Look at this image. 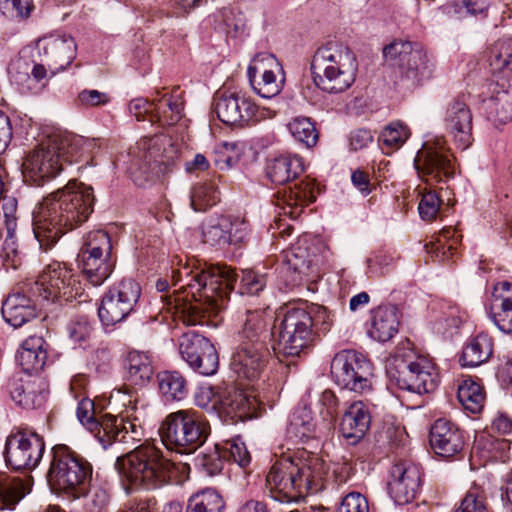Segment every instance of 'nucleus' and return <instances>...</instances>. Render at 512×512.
Masks as SVG:
<instances>
[{
	"label": "nucleus",
	"mask_w": 512,
	"mask_h": 512,
	"mask_svg": "<svg viewBox=\"0 0 512 512\" xmlns=\"http://www.w3.org/2000/svg\"><path fill=\"white\" fill-rule=\"evenodd\" d=\"M8 73L22 92L35 89L47 74L45 66H10Z\"/></svg>",
	"instance_id": "obj_47"
},
{
	"label": "nucleus",
	"mask_w": 512,
	"mask_h": 512,
	"mask_svg": "<svg viewBox=\"0 0 512 512\" xmlns=\"http://www.w3.org/2000/svg\"><path fill=\"white\" fill-rule=\"evenodd\" d=\"M314 83L328 93H340L355 81L356 66H311Z\"/></svg>",
	"instance_id": "obj_23"
},
{
	"label": "nucleus",
	"mask_w": 512,
	"mask_h": 512,
	"mask_svg": "<svg viewBox=\"0 0 512 512\" xmlns=\"http://www.w3.org/2000/svg\"><path fill=\"white\" fill-rule=\"evenodd\" d=\"M115 467L127 493L133 489H155L166 483H177L188 477L190 467L165 459L153 445H141L122 457Z\"/></svg>",
	"instance_id": "obj_4"
},
{
	"label": "nucleus",
	"mask_w": 512,
	"mask_h": 512,
	"mask_svg": "<svg viewBox=\"0 0 512 512\" xmlns=\"http://www.w3.org/2000/svg\"><path fill=\"white\" fill-rule=\"evenodd\" d=\"M221 449L224 458L227 457L242 468L247 467L251 462L250 453L240 437H234L226 440L221 446Z\"/></svg>",
	"instance_id": "obj_56"
},
{
	"label": "nucleus",
	"mask_w": 512,
	"mask_h": 512,
	"mask_svg": "<svg viewBox=\"0 0 512 512\" xmlns=\"http://www.w3.org/2000/svg\"><path fill=\"white\" fill-rule=\"evenodd\" d=\"M418 177L429 185L446 182L455 175L454 157L442 137L426 140L414 159Z\"/></svg>",
	"instance_id": "obj_11"
},
{
	"label": "nucleus",
	"mask_w": 512,
	"mask_h": 512,
	"mask_svg": "<svg viewBox=\"0 0 512 512\" xmlns=\"http://www.w3.org/2000/svg\"><path fill=\"white\" fill-rule=\"evenodd\" d=\"M158 389L167 401H181L188 393L186 379L178 371H162L157 374Z\"/></svg>",
	"instance_id": "obj_44"
},
{
	"label": "nucleus",
	"mask_w": 512,
	"mask_h": 512,
	"mask_svg": "<svg viewBox=\"0 0 512 512\" xmlns=\"http://www.w3.org/2000/svg\"><path fill=\"white\" fill-rule=\"evenodd\" d=\"M216 29L223 31L227 37L237 38L246 30V22L241 13L232 8H222L213 15Z\"/></svg>",
	"instance_id": "obj_51"
},
{
	"label": "nucleus",
	"mask_w": 512,
	"mask_h": 512,
	"mask_svg": "<svg viewBox=\"0 0 512 512\" xmlns=\"http://www.w3.org/2000/svg\"><path fill=\"white\" fill-rule=\"evenodd\" d=\"M91 146V142L80 135L67 131L53 132L26 156L23 163L25 181L43 185L64 169V163L78 161Z\"/></svg>",
	"instance_id": "obj_5"
},
{
	"label": "nucleus",
	"mask_w": 512,
	"mask_h": 512,
	"mask_svg": "<svg viewBox=\"0 0 512 512\" xmlns=\"http://www.w3.org/2000/svg\"><path fill=\"white\" fill-rule=\"evenodd\" d=\"M176 92L169 94L157 90L153 95V114L163 124L172 125L181 118L183 101Z\"/></svg>",
	"instance_id": "obj_37"
},
{
	"label": "nucleus",
	"mask_w": 512,
	"mask_h": 512,
	"mask_svg": "<svg viewBox=\"0 0 512 512\" xmlns=\"http://www.w3.org/2000/svg\"><path fill=\"white\" fill-rule=\"evenodd\" d=\"M316 423L310 408L297 407L289 419L288 433L300 440H306L314 436Z\"/></svg>",
	"instance_id": "obj_48"
},
{
	"label": "nucleus",
	"mask_w": 512,
	"mask_h": 512,
	"mask_svg": "<svg viewBox=\"0 0 512 512\" xmlns=\"http://www.w3.org/2000/svg\"><path fill=\"white\" fill-rule=\"evenodd\" d=\"M386 372L391 382L400 389L419 395L432 393L439 384L434 363L424 356L406 361L396 355L388 360Z\"/></svg>",
	"instance_id": "obj_10"
},
{
	"label": "nucleus",
	"mask_w": 512,
	"mask_h": 512,
	"mask_svg": "<svg viewBox=\"0 0 512 512\" xmlns=\"http://www.w3.org/2000/svg\"><path fill=\"white\" fill-rule=\"evenodd\" d=\"M179 352L189 367L203 376H212L218 370L219 357L215 346L198 333L182 334L179 338Z\"/></svg>",
	"instance_id": "obj_16"
},
{
	"label": "nucleus",
	"mask_w": 512,
	"mask_h": 512,
	"mask_svg": "<svg viewBox=\"0 0 512 512\" xmlns=\"http://www.w3.org/2000/svg\"><path fill=\"white\" fill-rule=\"evenodd\" d=\"M94 201L93 188L75 180L45 197L33 212V233L40 247L47 250L87 221Z\"/></svg>",
	"instance_id": "obj_2"
},
{
	"label": "nucleus",
	"mask_w": 512,
	"mask_h": 512,
	"mask_svg": "<svg viewBox=\"0 0 512 512\" xmlns=\"http://www.w3.org/2000/svg\"><path fill=\"white\" fill-rule=\"evenodd\" d=\"M45 442L33 431L18 430L6 439L4 458L7 466L14 470L35 469L44 454Z\"/></svg>",
	"instance_id": "obj_15"
},
{
	"label": "nucleus",
	"mask_w": 512,
	"mask_h": 512,
	"mask_svg": "<svg viewBox=\"0 0 512 512\" xmlns=\"http://www.w3.org/2000/svg\"><path fill=\"white\" fill-rule=\"evenodd\" d=\"M5 321L18 328L38 316L35 302L21 292L10 294L2 304L1 309Z\"/></svg>",
	"instance_id": "obj_29"
},
{
	"label": "nucleus",
	"mask_w": 512,
	"mask_h": 512,
	"mask_svg": "<svg viewBox=\"0 0 512 512\" xmlns=\"http://www.w3.org/2000/svg\"><path fill=\"white\" fill-rule=\"evenodd\" d=\"M313 337L312 322L301 304L288 306L272 326V348L284 356H299Z\"/></svg>",
	"instance_id": "obj_9"
},
{
	"label": "nucleus",
	"mask_w": 512,
	"mask_h": 512,
	"mask_svg": "<svg viewBox=\"0 0 512 512\" xmlns=\"http://www.w3.org/2000/svg\"><path fill=\"white\" fill-rule=\"evenodd\" d=\"M510 440L497 438L490 433L480 432L476 434L472 451L485 462L503 459L510 449Z\"/></svg>",
	"instance_id": "obj_40"
},
{
	"label": "nucleus",
	"mask_w": 512,
	"mask_h": 512,
	"mask_svg": "<svg viewBox=\"0 0 512 512\" xmlns=\"http://www.w3.org/2000/svg\"><path fill=\"white\" fill-rule=\"evenodd\" d=\"M491 320L503 333H512V284L502 281L494 286Z\"/></svg>",
	"instance_id": "obj_28"
},
{
	"label": "nucleus",
	"mask_w": 512,
	"mask_h": 512,
	"mask_svg": "<svg viewBox=\"0 0 512 512\" xmlns=\"http://www.w3.org/2000/svg\"><path fill=\"white\" fill-rule=\"evenodd\" d=\"M353 61H355V58L348 47L338 43H329L315 52L311 64H323L325 62L351 63Z\"/></svg>",
	"instance_id": "obj_53"
},
{
	"label": "nucleus",
	"mask_w": 512,
	"mask_h": 512,
	"mask_svg": "<svg viewBox=\"0 0 512 512\" xmlns=\"http://www.w3.org/2000/svg\"><path fill=\"white\" fill-rule=\"evenodd\" d=\"M31 294L47 302L71 301L82 294L80 282L65 264L47 265L30 287Z\"/></svg>",
	"instance_id": "obj_12"
},
{
	"label": "nucleus",
	"mask_w": 512,
	"mask_h": 512,
	"mask_svg": "<svg viewBox=\"0 0 512 512\" xmlns=\"http://www.w3.org/2000/svg\"><path fill=\"white\" fill-rule=\"evenodd\" d=\"M454 512H489L486 498L478 488L470 489Z\"/></svg>",
	"instance_id": "obj_61"
},
{
	"label": "nucleus",
	"mask_w": 512,
	"mask_h": 512,
	"mask_svg": "<svg viewBox=\"0 0 512 512\" xmlns=\"http://www.w3.org/2000/svg\"><path fill=\"white\" fill-rule=\"evenodd\" d=\"M337 512H369V503L361 493L350 492L343 497Z\"/></svg>",
	"instance_id": "obj_64"
},
{
	"label": "nucleus",
	"mask_w": 512,
	"mask_h": 512,
	"mask_svg": "<svg viewBox=\"0 0 512 512\" xmlns=\"http://www.w3.org/2000/svg\"><path fill=\"white\" fill-rule=\"evenodd\" d=\"M398 325L399 322L394 308L378 307L373 312L368 334L374 340L386 342L397 333Z\"/></svg>",
	"instance_id": "obj_38"
},
{
	"label": "nucleus",
	"mask_w": 512,
	"mask_h": 512,
	"mask_svg": "<svg viewBox=\"0 0 512 512\" xmlns=\"http://www.w3.org/2000/svg\"><path fill=\"white\" fill-rule=\"evenodd\" d=\"M172 278L174 285L181 281H185V285L180 287L181 293L174 290L173 294H168L167 280L159 279L156 289L163 304L161 309L188 326L201 324L206 316L215 315L225 308L236 282L234 270L226 265L192 269L185 264L173 271Z\"/></svg>",
	"instance_id": "obj_1"
},
{
	"label": "nucleus",
	"mask_w": 512,
	"mask_h": 512,
	"mask_svg": "<svg viewBox=\"0 0 512 512\" xmlns=\"http://www.w3.org/2000/svg\"><path fill=\"white\" fill-rule=\"evenodd\" d=\"M129 380L135 385L149 382L154 374L151 356L146 352L131 351L127 357Z\"/></svg>",
	"instance_id": "obj_45"
},
{
	"label": "nucleus",
	"mask_w": 512,
	"mask_h": 512,
	"mask_svg": "<svg viewBox=\"0 0 512 512\" xmlns=\"http://www.w3.org/2000/svg\"><path fill=\"white\" fill-rule=\"evenodd\" d=\"M141 295L139 284L133 279H123L113 285L103 296L98 316L104 326H114L125 320L133 311Z\"/></svg>",
	"instance_id": "obj_14"
},
{
	"label": "nucleus",
	"mask_w": 512,
	"mask_h": 512,
	"mask_svg": "<svg viewBox=\"0 0 512 512\" xmlns=\"http://www.w3.org/2000/svg\"><path fill=\"white\" fill-rule=\"evenodd\" d=\"M370 424L368 406L362 401L353 402L342 417L340 432L348 445H356L363 439Z\"/></svg>",
	"instance_id": "obj_24"
},
{
	"label": "nucleus",
	"mask_w": 512,
	"mask_h": 512,
	"mask_svg": "<svg viewBox=\"0 0 512 512\" xmlns=\"http://www.w3.org/2000/svg\"><path fill=\"white\" fill-rule=\"evenodd\" d=\"M330 372L341 388L362 393L370 390L372 365L362 354L353 350H342L331 361Z\"/></svg>",
	"instance_id": "obj_13"
},
{
	"label": "nucleus",
	"mask_w": 512,
	"mask_h": 512,
	"mask_svg": "<svg viewBox=\"0 0 512 512\" xmlns=\"http://www.w3.org/2000/svg\"><path fill=\"white\" fill-rule=\"evenodd\" d=\"M81 250L99 254H111V239L108 233L103 230L91 231L84 237Z\"/></svg>",
	"instance_id": "obj_58"
},
{
	"label": "nucleus",
	"mask_w": 512,
	"mask_h": 512,
	"mask_svg": "<svg viewBox=\"0 0 512 512\" xmlns=\"http://www.w3.org/2000/svg\"><path fill=\"white\" fill-rule=\"evenodd\" d=\"M32 7V0H0V10L11 18L28 17Z\"/></svg>",
	"instance_id": "obj_63"
},
{
	"label": "nucleus",
	"mask_w": 512,
	"mask_h": 512,
	"mask_svg": "<svg viewBox=\"0 0 512 512\" xmlns=\"http://www.w3.org/2000/svg\"><path fill=\"white\" fill-rule=\"evenodd\" d=\"M247 75L254 92L263 98L275 97L283 89L285 81L283 66H278L276 70L262 71L257 66H248Z\"/></svg>",
	"instance_id": "obj_30"
},
{
	"label": "nucleus",
	"mask_w": 512,
	"mask_h": 512,
	"mask_svg": "<svg viewBox=\"0 0 512 512\" xmlns=\"http://www.w3.org/2000/svg\"><path fill=\"white\" fill-rule=\"evenodd\" d=\"M482 109L496 128L507 124L512 120V89L492 84L490 95L482 101Z\"/></svg>",
	"instance_id": "obj_27"
},
{
	"label": "nucleus",
	"mask_w": 512,
	"mask_h": 512,
	"mask_svg": "<svg viewBox=\"0 0 512 512\" xmlns=\"http://www.w3.org/2000/svg\"><path fill=\"white\" fill-rule=\"evenodd\" d=\"M316 199L315 184L312 180H302L288 190L284 189L281 198L277 202L280 215H287L291 219H297L303 213L304 208Z\"/></svg>",
	"instance_id": "obj_25"
},
{
	"label": "nucleus",
	"mask_w": 512,
	"mask_h": 512,
	"mask_svg": "<svg viewBox=\"0 0 512 512\" xmlns=\"http://www.w3.org/2000/svg\"><path fill=\"white\" fill-rule=\"evenodd\" d=\"M16 360L24 372L38 373L47 360L46 341L41 336H30L16 354Z\"/></svg>",
	"instance_id": "obj_32"
},
{
	"label": "nucleus",
	"mask_w": 512,
	"mask_h": 512,
	"mask_svg": "<svg viewBox=\"0 0 512 512\" xmlns=\"http://www.w3.org/2000/svg\"><path fill=\"white\" fill-rule=\"evenodd\" d=\"M328 466L317 455L297 451L277 460L266 476V489L279 502H292L324 489Z\"/></svg>",
	"instance_id": "obj_3"
},
{
	"label": "nucleus",
	"mask_w": 512,
	"mask_h": 512,
	"mask_svg": "<svg viewBox=\"0 0 512 512\" xmlns=\"http://www.w3.org/2000/svg\"><path fill=\"white\" fill-rule=\"evenodd\" d=\"M223 508L221 496L214 490L207 489L189 499L186 512H222Z\"/></svg>",
	"instance_id": "obj_52"
},
{
	"label": "nucleus",
	"mask_w": 512,
	"mask_h": 512,
	"mask_svg": "<svg viewBox=\"0 0 512 512\" xmlns=\"http://www.w3.org/2000/svg\"><path fill=\"white\" fill-rule=\"evenodd\" d=\"M47 482L52 490L79 496L86 491L92 477V466L66 445L52 448Z\"/></svg>",
	"instance_id": "obj_7"
},
{
	"label": "nucleus",
	"mask_w": 512,
	"mask_h": 512,
	"mask_svg": "<svg viewBox=\"0 0 512 512\" xmlns=\"http://www.w3.org/2000/svg\"><path fill=\"white\" fill-rule=\"evenodd\" d=\"M76 415L80 423L89 431L93 432L104 447L113 442L108 440V435H104L102 419H97L95 405L91 399L83 398L78 402Z\"/></svg>",
	"instance_id": "obj_49"
},
{
	"label": "nucleus",
	"mask_w": 512,
	"mask_h": 512,
	"mask_svg": "<svg viewBox=\"0 0 512 512\" xmlns=\"http://www.w3.org/2000/svg\"><path fill=\"white\" fill-rule=\"evenodd\" d=\"M8 389L11 399L25 409L40 407L46 398L40 383L29 378H12L9 381Z\"/></svg>",
	"instance_id": "obj_33"
},
{
	"label": "nucleus",
	"mask_w": 512,
	"mask_h": 512,
	"mask_svg": "<svg viewBox=\"0 0 512 512\" xmlns=\"http://www.w3.org/2000/svg\"><path fill=\"white\" fill-rule=\"evenodd\" d=\"M457 398L465 410L479 413L484 406L485 393L480 384L472 379H465L458 387Z\"/></svg>",
	"instance_id": "obj_50"
},
{
	"label": "nucleus",
	"mask_w": 512,
	"mask_h": 512,
	"mask_svg": "<svg viewBox=\"0 0 512 512\" xmlns=\"http://www.w3.org/2000/svg\"><path fill=\"white\" fill-rule=\"evenodd\" d=\"M220 201V192L214 181L195 183L190 189V206L196 212L206 211Z\"/></svg>",
	"instance_id": "obj_46"
},
{
	"label": "nucleus",
	"mask_w": 512,
	"mask_h": 512,
	"mask_svg": "<svg viewBox=\"0 0 512 512\" xmlns=\"http://www.w3.org/2000/svg\"><path fill=\"white\" fill-rule=\"evenodd\" d=\"M421 486V470L418 465L401 461L390 469L388 492L396 504L412 502Z\"/></svg>",
	"instance_id": "obj_18"
},
{
	"label": "nucleus",
	"mask_w": 512,
	"mask_h": 512,
	"mask_svg": "<svg viewBox=\"0 0 512 512\" xmlns=\"http://www.w3.org/2000/svg\"><path fill=\"white\" fill-rule=\"evenodd\" d=\"M385 61L424 63L428 62L427 53L419 46L414 47L409 41L394 40L383 48Z\"/></svg>",
	"instance_id": "obj_42"
},
{
	"label": "nucleus",
	"mask_w": 512,
	"mask_h": 512,
	"mask_svg": "<svg viewBox=\"0 0 512 512\" xmlns=\"http://www.w3.org/2000/svg\"><path fill=\"white\" fill-rule=\"evenodd\" d=\"M303 171V161L297 155L279 156L270 161L266 168L267 177L278 185L296 179Z\"/></svg>",
	"instance_id": "obj_36"
},
{
	"label": "nucleus",
	"mask_w": 512,
	"mask_h": 512,
	"mask_svg": "<svg viewBox=\"0 0 512 512\" xmlns=\"http://www.w3.org/2000/svg\"><path fill=\"white\" fill-rule=\"evenodd\" d=\"M429 441L433 451L444 458L458 455L465 446V437L454 423L437 419L430 428Z\"/></svg>",
	"instance_id": "obj_19"
},
{
	"label": "nucleus",
	"mask_w": 512,
	"mask_h": 512,
	"mask_svg": "<svg viewBox=\"0 0 512 512\" xmlns=\"http://www.w3.org/2000/svg\"><path fill=\"white\" fill-rule=\"evenodd\" d=\"M257 402L242 392L234 391L221 400L222 411L233 420L251 418L256 409Z\"/></svg>",
	"instance_id": "obj_43"
},
{
	"label": "nucleus",
	"mask_w": 512,
	"mask_h": 512,
	"mask_svg": "<svg viewBox=\"0 0 512 512\" xmlns=\"http://www.w3.org/2000/svg\"><path fill=\"white\" fill-rule=\"evenodd\" d=\"M266 276L253 270L242 272L239 292L242 295H258L266 286Z\"/></svg>",
	"instance_id": "obj_60"
},
{
	"label": "nucleus",
	"mask_w": 512,
	"mask_h": 512,
	"mask_svg": "<svg viewBox=\"0 0 512 512\" xmlns=\"http://www.w3.org/2000/svg\"><path fill=\"white\" fill-rule=\"evenodd\" d=\"M272 315L267 309L247 310L238 331L239 343L260 347L273 345L272 328L268 330V324Z\"/></svg>",
	"instance_id": "obj_21"
},
{
	"label": "nucleus",
	"mask_w": 512,
	"mask_h": 512,
	"mask_svg": "<svg viewBox=\"0 0 512 512\" xmlns=\"http://www.w3.org/2000/svg\"><path fill=\"white\" fill-rule=\"evenodd\" d=\"M45 61L60 64H72L76 57L77 46L74 39L67 35H48L39 39Z\"/></svg>",
	"instance_id": "obj_31"
},
{
	"label": "nucleus",
	"mask_w": 512,
	"mask_h": 512,
	"mask_svg": "<svg viewBox=\"0 0 512 512\" xmlns=\"http://www.w3.org/2000/svg\"><path fill=\"white\" fill-rule=\"evenodd\" d=\"M152 142L153 139H143L138 143L139 153L135 155L131 164V178L140 187L152 182L160 172L157 154L152 150Z\"/></svg>",
	"instance_id": "obj_26"
},
{
	"label": "nucleus",
	"mask_w": 512,
	"mask_h": 512,
	"mask_svg": "<svg viewBox=\"0 0 512 512\" xmlns=\"http://www.w3.org/2000/svg\"><path fill=\"white\" fill-rule=\"evenodd\" d=\"M215 111L220 121L228 125H243L254 119L256 104L239 93L222 94L215 103Z\"/></svg>",
	"instance_id": "obj_20"
},
{
	"label": "nucleus",
	"mask_w": 512,
	"mask_h": 512,
	"mask_svg": "<svg viewBox=\"0 0 512 512\" xmlns=\"http://www.w3.org/2000/svg\"><path fill=\"white\" fill-rule=\"evenodd\" d=\"M209 433L208 421L193 409H182L168 414L159 427L163 445L168 450L181 454L196 451L206 442Z\"/></svg>",
	"instance_id": "obj_6"
},
{
	"label": "nucleus",
	"mask_w": 512,
	"mask_h": 512,
	"mask_svg": "<svg viewBox=\"0 0 512 512\" xmlns=\"http://www.w3.org/2000/svg\"><path fill=\"white\" fill-rule=\"evenodd\" d=\"M109 404L120 407L118 415L102 416L104 435L109 441L129 442L140 440L142 436L141 420L145 415V404L138 394L130 390H114Z\"/></svg>",
	"instance_id": "obj_8"
},
{
	"label": "nucleus",
	"mask_w": 512,
	"mask_h": 512,
	"mask_svg": "<svg viewBox=\"0 0 512 512\" xmlns=\"http://www.w3.org/2000/svg\"><path fill=\"white\" fill-rule=\"evenodd\" d=\"M443 124L457 147L465 150L471 146L474 141L473 115L463 97H456L447 104Z\"/></svg>",
	"instance_id": "obj_17"
},
{
	"label": "nucleus",
	"mask_w": 512,
	"mask_h": 512,
	"mask_svg": "<svg viewBox=\"0 0 512 512\" xmlns=\"http://www.w3.org/2000/svg\"><path fill=\"white\" fill-rule=\"evenodd\" d=\"M29 492L30 487L22 479L0 473V511L14 510Z\"/></svg>",
	"instance_id": "obj_41"
},
{
	"label": "nucleus",
	"mask_w": 512,
	"mask_h": 512,
	"mask_svg": "<svg viewBox=\"0 0 512 512\" xmlns=\"http://www.w3.org/2000/svg\"><path fill=\"white\" fill-rule=\"evenodd\" d=\"M223 452L219 444H216L213 450L198 455L196 464L202 468L207 475L214 476L223 469Z\"/></svg>",
	"instance_id": "obj_59"
},
{
	"label": "nucleus",
	"mask_w": 512,
	"mask_h": 512,
	"mask_svg": "<svg viewBox=\"0 0 512 512\" xmlns=\"http://www.w3.org/2000/svg\"><path fill=\"white\" fill-rule=\"evenodd\" d=\"M410 130L402 122L395 121L387 125L380 134L383 145L391 148H400L409 138Z\"/></svg>",
	"instance_id": "obj_55"
},
{
	"label": "nucleus",
	"mask_w": 512,
	"mask_h": 512,
	"mask_svg": "<svg viewBox=\"0 0 512 512\" xmlns=\"http://www.w3.org/2000/svg\"><path fill=\"white\" fill-rule=\"evenodd\" d=\"M268 356V347L239 343L232 355L231 367L238 377L254 380L265 367Z\"/></svg>",
	"instance_id": "obj_22"
},
{
	"label": "nucleus",
	"mask_w": 512,
	"mask_h": 512,
	"mask_svg": "<svg viewBox=\"0 0 512 512\" xmlns=\"http://www.w3.org/2000/svg\"><path fill=\"white\" fill-rule=\"evenodd\" d=\"M288 129L294 139L306 147H313L318 141V133L314 124L307 117H296L288 124Z\"/></svg>",
	"instance_id": "obj_54"
},
{
	"label": "nucleus",
	"mask_w": 512,
	"mask_h": 512,
	"mask_svg": "<svg viewBox=\"0 0 512 512\" xmlns=\"http://www.w3.org/2000/svg\"><path fill=\"white\" fill-rule=\"evenodd\" d=\"M0 256L8 267L16 269L21 265V255L18 251L17 240L10 228H8V234L2 244Z\"/></svg>",
	"instance_id": "obj_62"
},
{
	"label": "nucleus",
	"mask_w": 512,
	"mask_h": 512,
	"mask_svg": "<svg viewBox=\"0 0 512 512\" xmlns=\"http://www.w3.org/2000/svg\"><path fill=\"white\" fill-rule=\"evenodd\" d=\"M68 336L75 344L87 343L94 332L91 321L86 316H79L72 319L67 325Z\"/></svg>",
	"instance_id": "obj_57"
},
{
	"label": "nucleus",
	"mask_w": 512,
	"mask_h": 512,
	"mask_svg": "<svg viewBox=\"0 0 512 512\" xmlns=\"http://www.w3.org/2000/svg\"><path fill=\"white\" fill-rule=\"evenodd\" d=\"M238 225L239 227L236 229V232L231 235L228 231V229L232 228V223L230 222L229 217L220 216L203 228L204 242L218 246L240 244L243 242L245 229L242 223Z\"/></svg>",
	"instance_id": "obj_35"
},
{
	"label": "nucleus",
	"mask_w": 512,
	"mask_h": 512,
	"mask_svg": "<svg viewBox=\"0 0 512 512\" xmlns=\"http://www.w3.org/2000/svg\"><path fill=\"white\" fill-rule=\"evenodd\" d=\"M492 353V338L486 333H479L464 347L460 362L463 367H478L487 362Z\"/></svg>",
	"instance_id": "obj_39"
},
{
	"label": "nucleus",
	"mask_w": 512,
	"mask_h": 512,
	"mask_svg": "<svg viewBox=\"0 0 512 512\" xmlns=\"http://www.w3.org/2000/svg\"><path fill=\"white\" fill-rule=\"evenodd\" d=\"M110 256L111 254L80 250L78 257L82 264L83 274L93 286L101 285L111 274L114 264Z\"/></svg>",
	"instance_id": "obj_34"
}]
</instances>
